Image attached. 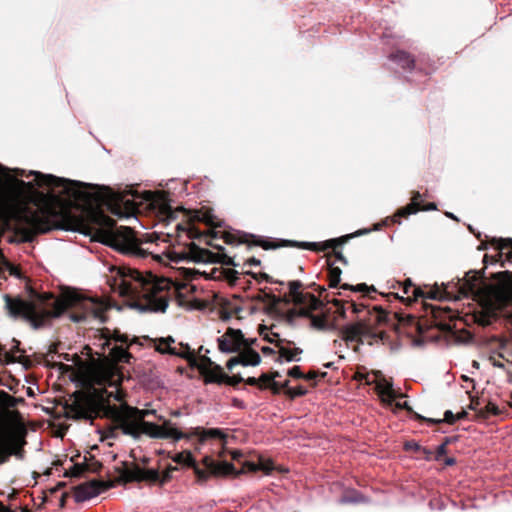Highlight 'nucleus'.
<instances>
[{"instance_id":"f257e3e1","label":"nucleus","mask_w":512,"mask_h":512,"mask_svg":"<svg viewBox=\"0 0 512 512\" xmlns=\"http://www.w3.org/2000/svg\"><path fill=\"white\" fill-rule=\"evenodd\" d=\"M5 308L9 316L23 319L33 329L44 327L49 320L59 318L70 310L69 318L76 323L106 322V312L112 307L97 296H85L76 291H70L57 297L51 293H31V299L20 296H3Z\"/></svg>"},{"instance_id":"f03ea898","label":"nucleus","mask_w":512,"mask_h":512,"mask_svg":"<svg viewBox=\"0 0 512 512\" xmlns=\"http://www.w3.org/2000/svg\"><path fill=\"white\" fill-rule=\"evenodd\" d=\"M126 393L114 380H109L107 386L94 390L92 393L76 391L71 403L65 405L66 418L72 420H85L91 423L97 417L112 418L121 433L139 441L140 434L137 428L142 423H148L145 418L156 415L154 409H139L128 405L124 399Z\"/></svg>"},{"instance_id":"7ed1b4c3","label":"nucleus","mask_w":512,"mask_h":512,"mask_svg":"<svg viewBox=\"0 0 512 512\" xmlns=\"http://www.w3.org/2000/svg\"><path fill=\"white\" fill-rule=\"evenodd\" d=\"M111 273L107 280L111 290L126 298L130 308L140 313L166 311L170 297L166 280L130 268H114Z\"/></svg>"},{"instance_id":"20e7f679","label":"nucleus","mask_w":512,"mask_h":512,"mask_svg":"<svg viewBox=\"0 0 512 512\" xmlns=\"http://www.w3.org/2000/svg\"><path fill=\"white\" fill-rule=\"evenodd\" d=\"M27 176H35L37 186L61 189L60 195L74 201H89L92 198L89 189L96 187L90 183L58 177L53 174H45L36 170H30Z\"/></svg>"},{"instance_id":"39448f33","label":"nucleus","mask_w":512,"mask_h":512,"mask_svg":"<svg viewBox=\"0 0 512 512\" xmlns=\"http://www.w3.org/2000/svg\"><path fill=\"white\" fill-rule=\"evenodd\" d=\"M400 218L401 217H396L395 213L393 217H387L382 223L375 224L372 229H361L355 232L353 235L344 236L340 238H333L326 240L324 242H298L294 240H283V242L285 246L297 247L311 251H324L327 249H335L339 246H342L350 237L365 235L371 231H378L382 228V226L388 225L390 221L394 223H400Z\"/></svg>"},{"instance_id":"423d86ee","label":"nucleus","mask_w":512,"mask_h":512,"mask_svg":"<svg viewBox=\"0 0 512 512\" xmlns=\"http://www.w3.org/2000/svg\"><path fill=\"white\" fill-rule=\"evenodd\" d=\"M256 343V338H245L239 355L231 357L227 361V369L232 371L233 368L237 365H242L244 367L259 365L261 362V357L259 353L255 349H253V346L256 345Z\"/></svg>"},{"instance_id":"0eeeda50","label":"nucleus","mask_w":512,"mask_h":512,"mask_svg":"<svg viewBox=\"0 0 512 512\" xmlns=\"http://www.w3.org/2000/svg\"><path fill=\"white\" fill-rule=\"evenodd\" d=\"M342 340L346 344L350 342L364 343L366 339H382V333L373 332L369 326L362 322L346 325L341 330Z\"/></svg>"},{"instance_id":"6e6552de","label":"nucleus","mask_w":512,"mask_h":512,"mask_svg":"<svg viewBox=\"0 0 512 512\" xmlns=\"http://www.w3.org/2000/svg\"><path fill=\"white\" fill-rule=\"evenodd\" d=\"M127 339V336L121 334L119 331L113 332L111 338L105 339L103 348L105 349L107 347L109 349V355L112 360L123 363L130 362L132 355L122 346V344L126 343Z\"/></svg>"},{"instance_id":"1a4fd4ad","label":"nucleus","mask_w":512,"mask_h":512,"mask_svg":"<svg viewBox=\"0 0 512 512\" xmlns=\"http://www.w3.org/2000/svg\"><path fill=\"white\" fill-rule=\"evenodd\" d=\"M244 341L245 337L241 330L228 328L222 336L217 338L218 349L222 353L239 355Z\"/></svg>"},{"instance_id":"9d476101","label":"nucleus","mask_w":512,"mask_h":512,"mask_svg":"<svg viewBox=\"0 0 512 512\" xmlns=\"http://www.w3.org/2000/svg\"><path fill=\"white\" fill-rule=\"evenodd\" d=\"M25 444L26 440L24 437L17 439L0 437V465L8 462L12 455L19 460H23L25 456Z\"/></svg>"},{"instance_id":"9b49d317","label":"nucleus","mask_w":512,"mask_h":512,"mask_svg":"<svg viewBox=\"0 0 512 512\" xmlns=\"http://www.w3.org/2000/svg\"><path fill=\"white\" fill-rule=\"evenodd\" d=\"M151 204L157 210L159 216L168 223L177 219V211L172 208L167 192L162 191L153 195Z\"/></svg>"},{"instance_id":"f8f14e48","label":"nucleus","mask_w":512,"mask_h":512,"mask_svg":"<svg viewBox=\"0 0 512 512\" xmlns=\"http://www.w3.org/2000/svg\"><path fill=\"white\" fill-rule=\"evenodd\" d=\"M103 488L101 481L96 479L82 483L74 488V500L77 503L88 501L98 496Z\"/></svg>"},{"instance_id":"ddd939ff","label":"nucleus","mask_w":512,"mask_h":512,"mask_svg":"<svg viewBox=\"0 0 512 512\" xmlns=\"http://www.w3.org/2000/svg\"><path fill=\"white\" fill-rule=\"evenodd\" d=\"M175 342L173 337L160 338L156 343V350L163 354L179 356L185 359L193 358L194 353L188 344H181V350H177L172 344Z\"/></svg>"},{"instance_id":"4468645a","label":"nucleus","mask_w":512,"mask_h":512,"mask_svg":"<svg viewBox=\"0 0 512 512\" xmlns=\"http://www.w3.org/2000/svg\"><path fill=\"white\" fill-rule=\"evenodd\" d=\"M376 390L385 406H392L396 399L404 397L403 394L393 388V383L384 377L377 381Z\"/></svg>"},{"instance_id":"2eb2a0df","label":"nucleus","mask_w":512,"mask_h":512,"mask_svg":"<svg viewBox=\"0 0 512 512\" xmlns=\"http://www.w3.org/2000/svg\"><path fill=\"white\" fill-rule=\"evenodd\" d=\"M421 194L419 192H414L411 203L399 208L396 211V217H408L412 214L417 213L419 210L422 211H433L436 210V204L434 202L428 203L427 205H421Z\"/></svg>"},{"instance_id":"dca6fc26","label":"nucleus","mask_w":512,"mask_h":512,"mask_svg":"<svg viewBox=\"0 0 512 512\" xmlns=\"http://www.w3.org/2000/svg\"><path fill=\"white\" fill-rule=\"evenodd\" d=\"M23 222L33 234H44L52 230L49 220L34 212L25 215Z\"/></svg>"},{"instance_id":"f3484780","label":"nucleus","mask_w":512,"mask_h":512,"mask_svg":"<svg viewBox=\"0 0 512 512\" xmlns=\"http://www.w3.org/2000/svg\"><path fill=\"white\" fill-rule=\"evenodd\" d=\"M289 290L295 300L296 303L300 305H304L306 299H308L309 308L310 309H317L320 305L319 299L313 295V294H304L300 291V288L302 287V283L299 280H294L289 282Z\"/></svg>"},{"instance_id":"a211bd4d","label":"nucleus","mask_w":512,"mask_h":512,"mask_svg":"<svg viewBox=\"0 0 512 512\" xmlns=\"http://www.w3.org/2000/svg\"><path fill=\"white\" fill-rule=\"evenodd\" d=\"M205 465H206V468L208 469L209 473L216 475V476L238 474L234 465L227 461L215 462L214 460L206 457Z\"/></svg>"},{"instance_id":"6ab92c4d","label":"nucleus","mask_w":512,"mask_h":512,"mask_svg":"<svg viewBox=\"0 0 512 512\" xmlns=\"http://www.w3.org/2000/svg\"><path fill=\"white\" fill-rule=\"evenodd\" d=\"M167 425L160 426L154 422L142 423L141 428H137L140 439L143 435H147L153 439H168L169 435L166 433Z\"/></svg>"},{"instance_id":"aec40b11","label":"nucleus","mask_w":512,"mask_h":512,"mask_svg":"<svg viewBox=\"0 0 512 512\" xmlns=\"http://www.w3.org/2000/svg\"><path fill=\"white\" fill-rule=\"evenodd\" d=\"M302 313L310 319L311 327L316 330L331 331L336 328V325L332 322H329L324 316L314 315L307 311H303Z\"/></svg>"},{"instance_id":"412c9836","label":"nucleus","mask_w":512,"mask_h":512,"mask_svg":"<svg viewBox=\"0 0 512 512\" xmlns=\"http://www.w3.org/2000/svg\"><path fill=\"white\" fill-rule=\"evenodd\" d=\"M390 60L395 62L405 71H412L415 67V60L411 55L403 50H398L390 55Z\"/></svg>"},{"instance_id":"4be33fe9","label":"nucleus","mask_w":512,"mask_h":512,"mask_svg":"<svg viewBox=\"0 0 512 512\" xmlns=\"http://www.w3.org/2000/svg\"><path fill=\"white\" fill-rule=\"evenodd\" d=\"M273 469V464L270 461H267L263 458H259L258 462L245 461L243 463V470L247 472L263 471L265 474L268 475L273 471Z\"/></svg>"},{"instance_id":"5701e85b","label":"nucleus","mask_w":512,"mask_h":512,"mask_svg":"<svg viewBox=\"0 0 512 512\" xmlns=\"http://www.w3.org/2000/svg\"><path fill=\"white\" fill-rule=\"evenodd\" d=\"M411 289H412L413 296L415 298H429V299L444 298L442 295H439V293L435 292V291H431L429 294L425 295L420 288L413 286L412 281L410 279H406L403 284V293L409 294Z\"/></svg>"},{"instance_id":"b1692460","label":"nucleus","mask_w":512,"mask_h":512,"mask_svg":"<svg viewBox=\"0 0 512 512\" xmlns=\"http://www.w3.org/2000/svg\"><path fill=\"white\" fill-rule=\"evenodd\" d=\"M228 379V375L223 371L220 365H215V367L205 374V383H216L222 384L225 383Z\"/></svg>"},{"instance_id":"393cba45","label":"nucleus","mask_w":512,"mask_h":512,"mask_svg":"<svg viewBox=\"0 0 512 512\" xmlns=\"http://www.w3.org/2000/svg\"><path fill=\"white\" fill-rule=\"evenodd\" d=\"M302 353V349L295 348L290 349L284 346H280L279 349V357L277 358V361L282 362L283 360L287 362H299L301 360L300 354Z\"/></svg>"},{"instance_id":"a878e982","label":"nucleus","mask_w":512,"mask_h":512,"mask_svg":"<svg viewBox=\"0 0 512 512\" xmlns=\"http://www.w3.org/2000/svg\"><path fill=\"white\" fill-rule=\"evenodd\" d=\"M489 241L495 249L501 252L507 249L508 255L512 257V238L492 237Z\"/></svg>"},{"instance_id":"bb28decb","label":"nucleus","mask_w":512,"mask_h":512,"mask_svg":"<svg viewBox=\"0 0 512 512\" xmlns=\"http://www.w3.org/2000/svg\"><path fill=\"white\" fill-rule=\"evenodd\" d=\"M173 462L183 465V466H194L195 459L190 451H184L180 453H176L173 456H170Z\"/></svg>"},{"instance_id":"cd10ccee","label":"nucleus","mask_w":512,"mask_h":512,"mask_svg":"<svg viewBox=\"0 0 512 512\" xmlns=\"http://www.w3.org/2000/svg\"><path fill=\"white\" fill-rule=\"evenodd\" d=\"M198 436L202 439H222L225 434L220 428H199Z\"/></svg>"},{"instance_id":"c85d7f7f","label":"nucleus","mask_w":512,"mask_h":512,"mask_svg":"<svg viewBox=\"0 0 512 512\" xmlns=\"http://www.w3.org/2000/svg\"><path fill=\"white\" fill-rule=\"evenodd\" d=\"M388 407L391 409H394V410H406L408 413L414 415L415 418L421 419V420H426L425 417L414 412L407 401L400 402V401H398V399H396L395 402L393 403V405L388 406Z\"/></svg>"},{"instance_id":"c756f323","label":"nucleus","mask_w":512,"mask_h":512,"mask_svg":"<svg viewBox=\"0 0 512 512\" xmlns=\"http://www.w3.org/2000/svg\"><path fill=\"white\" fill-rule=\"evenodd\" d=\"M144 481L157 483L160 481L161 473L155 468H144V476L141 477Z\"/></svg>"},{"instance_id":"7c9ffc66","label":"nucleus","mask_w":512,"mask_h":512,"mask_svg":"<svg viewBox=\"0 0 512 512\" xmlns=\"http://www.w3.org/2000/svg\"><path fill=\"white\" fill-rule=\"evenodd\" d=\"M365 501V497L358 492L353 495H344L339 499L340 504H356Z\"/></svg>"},{"instance_id":"2f4dec72","label":"nucleus","mask_w":512,"mask_h":512,"mask_svg":"<svg viewBox=\"0 0 512 512\" xmlns=\"http://www.w3.org/2000/svg\"><path fill=\"white\" fill-rule=\"evenodd\" d=\"M2 264H3L4 268H5V270L8 271V273L11 276H14L15 278H18V279H22L23 278V275H22L20 269L17 266H15L14 264H12L11 262H9L6 259H3Z\"/></svg>"},{"instance_id":"473e14b6","label":"nucleus","mask_w":512,"mask_h":512,"mask_svg":"<svg viewBox=\"0 0 512 512\" xmlns=\"http://www.w3.org/2000/svg\"><path fill=\"white\" fill-rule=\"evenodd\" d=\"M165 424L167 425L166 433L169 435L168 439H173L174 441H179L184 437V434L178 430L177 428L171 427V422L165 420Z\"/></svg>"},{"instance_id":"72a5a7b5","label":"nucleus","mask_w":512,"mask_h":512,"mask_svg":"<svg viewBox=\"0 0 512 512\" xmlns=\"http://www.w3.org/2000/svg\"><path fill=\"white\" fill-rule=\"evenodd\" d=\"M123 252L132 254V255H135V256L141 257V258H145L150 254L144 248H142L141 246L136 245V244L132 245L130 247H127L125 250H123Z\"/></svg>"},{"instance_id":"f704fd0d","label":"nucleus","mask_w":512,"mask_h":512,"mask_svg":"<svg viewBox=\"0 0 512 512\" xmlns=\"http://www.w3.org/2000/svg\"><path fill=\"white\" fill-rule=\"evenodd\" d=\"M425 421H428V422L434 423V424L442 422L441 419H427V418H426ZM443 421L452 424V423H454L456 421V416L453 414V412L451 410H446L444 412V419H443Z\"/></svg>"},{"instance_id":"c9c22d12","label":"nucleus","mask_w":512,"mask_h":512,"mask_svg":"<svg viewBox=\"0 0 512 512\" xmlns=\"http://www.w3.org/2000/svg\"><path fill=\"white\" fill-rule=\"evenodd\" d=\"M166 256L171 262L180 263L187 259V256L183 252H177V251H168L166 253Z\"/></svg>"},{"instance_id":"e433bc0d","label":"nucleus","mask_w":512,"mask_h":512,"mask_svg":"<svg viewBox=\"0 0 512 512\" xmlns=\"http://www.w3.org/2000/svg\"><path fill=\"white\" fill-rule=\"evenodd\" d=\"M109 419L113 422L114 426L109 428L105 432L104 437L106 439H116L118 437L119 431L121 432V429L119 427H117L116 422L112 418H109Z\"/></svg>"},{"instance_id":"4c0bfd02","label":"nucleus","mask_w":512,"mask_h":512,"mask_svg":"<svg viewBox=\"0 0 512 512\" xmlns=\"http://www.w3.org/2000/svg\"><path fill=\"white\" fill-rule=\"evenodd\" d=\"M342 270L339 267L330 264L328 269V277L335 279L336 282H340L341 280Z\"/></svg>"},{"instance_id":"58836bf2","label":"nucleus","mask_w":512,"mask_h":512,"mask_svg":"<svg viewBox=\"0 0 512 512\" xmlns=\"http://www.w3.org/2000/svg\"><path fill=\"white\" fill-rule=\"evenodd\" d=\"M130 474H131V477L135 481H144V479L141 478L142 476H144V468H142V467H140L138 465H135L131 469Z\"/></svg>"},{"instance_id":"ea45409f","label":"nucleus","mask_w":512,"mask_h":512,"mask_svg":"<svg viewBox=\"0 0 512 512\" xmlns=\"http://www.w3.org/2000/svg\"><path fill=\"white\" fill-rule=\"evenodd\" d=\"M288 375L295 379L305 378L304 373L301 371L299 366H293L288 370Z\"/></svg>"},{"instance_id":"a19ab883","label":"nucleus","mask_w":512,"mask_h":512,"mask_svg":"<svg viewBox=\"0 0 512 512\" xmlns=\"http://www.w3.org/2000/svg\"><path fill=\"white\" fill-rule=\"evenodd\" d=\"M404 448L407 451L420 452V450L422 449V446L419 443H417L416 441L410 440V441L405 442Z\"/></svg>"},{"instance_id":"79ce46f5","label":"nucleus","mask_w":512,"mask_h":512,"mask_svg":"<svg viewBox=\"0 0 512 512\" xmlns=\"http://www.w3.org/2000/svg\"><path fill=\"white\" fill-rule=\"evenodd\" d=\"M191 467L194 469V472H195V474H196L197 478H198L200 481H205V480H207V479H208L209 474H208L206 471H204V470L200 469V468L197 466V464H196V463H195V465H194V466H191Z\"/></svg>"},{"instance_id":"37998d69","label":"nucleus","mask_w":512,"mask_h":512,"mask_svg":"<svg viewBox=\"0 0 512 512\" xmlns=\"http://www.w3.org/2000/svg\"><path fill=\"white\" fill-rule=\"evenodd\" d=\"M251 237L255 238L257 241H256V244L263 247L264 249H271V248H275L276 246H272L269 244V240L267 239H264V238H261V237H256L254 235H250Z\"/></svg>"},{"instance_id":"c03bdc74","label":"nucleus","mask_w":512,"mask_h":512,"mask_svg":"<svg viewBox=\"0 0 512 512\" xmlns=\"http://www.w3.org/2000/svg\"><path fill=\"white\" fill-rule=\"evenodd\" d=\"M341 288H342V289H346V290H347V289H352V290H354V291L362 292V291H364L365 289H367L368 287H367V285H366L365 283H362V284H358V285H356V286H351V285H349V284H343V285L341 286Z\"/></svg>"},{"instance_id":"a18cd8bd","label":"nucleus","mask_w":512,"mask_h":512,"mask_svg":"<svg viewBox=\"0 0 512 512\" xmlns=\"http://www.w3.org/2000/svg\"><path fill=\"white\" fill-rule=\"evenodd\" d=\"M447 453V446L442 443L436 449L435 460L439 461L440 458Z\"/></svg>"},{"instance_id":"49530a36","label":"nucleus","mask_w":512,"mask_h":512,"mask_svg":"<svg viewBox=\"0 0 512 512\" xmlns=\"http://www.w3.org/2000/svg\"><path fill=\"white\" fill-rule=\"evenodd\" d=\"M306 389L302 386L300 387H297V388H294L293 391L291 392V396L292 397H296V396H303L306 394Z\"/></svg>"},{"instance_id":"de8ad7c7","label":"nucleus","mask_w":512,"mask_h":512,"mask_svg":"<svg viewBox=\"0 0 512 512\" xmlns=\"http://www.w3.org/2000/svg\"><path fill=\"white\" fill-rule=\"evenodd\" d=\"M172 478V475L170 472H167L166 470L161 474V478L159 483L163 485L164 483L168 482Z\"/></svg>"},{"instance_id":"09e8293b","label":"nucleus","mask_w":512,"mask_h":512,"mask_svg":"<svg viewBox=\"0 0 512 512\" xmlns=\"http://www.w3.org/2000/svg\"><path fill=\"white\" fill-rule=\"evenodd\" d=\"M260 379L265 385H269L274 381V377H271V375L265 373L261 375Z\"/></svg>"},{"instance_id":"8fccbe9b","label":"nucleus","mask_w":512,"mask_h":512,"mask_svg":"<svg viewBox=\"0 0 512 512\" xmlns=\"http://www.w3.org/2000/svg\"><path fill=\"white\" fill-rule=\"evenodd\" d=\"M420 452L423 454L425 460H430L432 457V451L426 447H422Z\"/></svg>"},{"instance_id":"3c124183","label":"nucleus","mask_w":512,"mask_h":512,"mask_svg":"<svg viewBox=\"0 0 512 512\" xmlns=\"http://www.w3.org/2000/svg\"><path fill=\"white\" fill-rule=\"evenodd\" d=\"M261 264V261L255 257H251L249 258L245 265H248V266H259Z\"/></svg>"},{"instance_id":"603ef678","label":"nucleus","mask_w":512,"mask_h":512,"mask_svg":"<svg viewBox=\"0 0 512 512\" xmlns=\"http://www.w3.org/2000/svg\"><path fill=\"white\" fill-rule=\"evenodd\" d=\"M261 351L264 355H273L275 354V350L269 346H262Z\"/></svg>"},{"instance_id":"864d4df0","label":"nucleus","mask_w":512,"mask_h":512,"mask_svg":"<svg viewBox=\"0 0 512 512\" xmlns=\"http://www.w3.org/2000/svg\"><path fill=\"white\" fill-rule=\"evenodd\" d=\"M335 256H336V259L340 262H342L343 264L347 265L348 261L347 259L345 258V256L339 252V251H336L335 252Z\"/></svg>"},{"instance_id":"5fc2aeb1","label":"nucleus","mask_w":512,"mask_h":512,"mask_svg":"<svg viewBox=\"0 0 512 512\" xmlns=\"http://www.w3.org/2000/svg\"><path fill=\"white\" fill-rule=\"evenodd\" d=\"M475 282H476V279H473L472 281H469V280L466 279L465 285L468 286L467 289L471 290V291L474 290L475 287H476Z\"/></svg>"},{"instance_id":"6e6d98bb","label":"nucleus","mask_w":512,"mask_h":512,"mask_svg":"<svg viewBox=\"0 0 512 512\" xmlns=\"http://www.w3.org/2000/svg\"><path fill=\"white\" fill-rule=\"evenodd\" d=\"M456 463V459L453 458V457H447L445 460H444V464L446 466H453L454 464Z\"/></svg>"},{"instance_id":"4d7b16f0","label":"nucleus","mask_w":512,"mask_h":512,"mask_svg":"<svg viewBox=\"0 0 512 512\" xmlns=\"http://www.w3.org/2000/svg\"><path fill=\"white\" fill-rule=\"evenodd\" d=\"M258 382H259V380H258L257 378H255V377H249V378L247 379V383H248L249 385H252V386L257 385V384H258Z\"/></svg>"},{"instance_id":"13d9d810","label":"nucleus","mask_w":512,"mask_h":512,"mask_svg":"<svg viewBox=\"0 0 512 512\" xmlns=\"http://www.w3.org/2000/svg\"><path fill=\"white\" fill-rule=\"evenodd\" d=\"M350 306L352 307V310L354 313L358 314L362 311V307H359L357 304L355 303H351Z\"/></svg>"},{"instance_id":"bf43d9fd","label":"nucleus","mask_w":512,"mask_h":512,"mask_svg":"<svg viewBox=\"0 0 512 512\" xmlns=\"http://www.w3.org/2000/svg\"><path fill=\"white\" fill-rule=\"evenodd\" d=\"M454 440H455V438H452V437H445V438L443 439L442 444H443V445H445V446H447L448 444L452 443Z\"/></svg>"},{"instance_id":"052dcab7","label":"nucleus","mask_w":512,"mask_h":512,"mask_svg":"<svg viewBox=\"0 0 512 512\" xmlns=\"http://www.w3.org/2000/svg\"><path fill=\"white\" fill-rule=\"evenodd\" d=\"M240 457H242V453H241V452H239V451H234V452L232 453V458H233L234 460H238Z\"/></svg>"},{"instance_id":"680f3d73","label":"nucleus","mask_w":512,"mask_h":512,"mask_svg":"<svg viewBox=\"0 0 512 512\" xmlns=\"http://www.w3.org/2000/svg\"><path fill=\"white\" fill-rule=\"evenodd\" d=\"M13 172L17 175H24L25 174V171L23 169H20V168H15L13 169Z\"/></svg>"},{"instance_id":"e2e57ef3","label":"nucleus","mask_w":512,"mask_h":512,"mask_svg":"<svg viewBox=\"0 0 512 512\" xmlns=\"http://www.w3.org/2000/svg\"><path fill=\"white\" fill-rule=\"evenodd\" d=\"M330 281V287H337L340 282H336L335 279L329 278Z\"/></svg>"},{"instance_id":"0e129e2a","label":"nucleus","mask_w":512,"mask_h":512,"mask_svg":"<svg viewBox=\"0 0 512 512\" xmlns=\"http://www.w3.org/2000/svg\"><path fill=\"white\" fill-rule=\"evenodd\" d=\"M18 184L21 186V187H29L31 185V183H27L25 182L24 180H19L18 181Z\"/></svg>"},{"instance_id":"69168bd1","label":"nucleus","mask_w":512,"mask_h":512,"mask_svg":"<svg viewBox=\"0 0 512 512\" xmlns=\"http://www.w3.org/2000/svg\"><path fill=\"white\" fill-rule=\"evenodd\" d=\"M466 415H467V412L462 411V412H460V413H458V414H457V416H456V420H457V419H463L464 417H466Z\"/></svg>"},{"instance_id":"338daca9","label":"nucleus","mask_w":512,"mask_h":512,"mask_svg":"<svg viewBox=\"0 0 512 512\" xmlns=\"http://www.w3.org/2000/svg\"><path fill=\"white\" fill-rule=\"evenodd\" d=\"M177 470V467L175 466H172V465H169L166 469L167 472H170V474L172 475V472Z\"/></svg>"},{"instance_id":"774afa93","label":"nucleus","mask_w":512,"mask_h":512,"mask_svg":"<svg viewBox=\"0 0 512 512\" xmlns=\"http://www.w3.org/2000/svg\"><path fill=\"white\" fill-rule=\"evenodd\" d=\"M333 346L335 349H337L338 347H341L342 346V343L338 340H334L333 341Z\"/></svg>"}]
</instances>
